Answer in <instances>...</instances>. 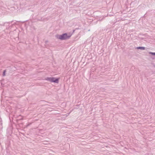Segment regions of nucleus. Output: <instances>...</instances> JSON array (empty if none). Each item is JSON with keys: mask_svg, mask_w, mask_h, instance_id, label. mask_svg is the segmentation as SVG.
I'll list each match as a JSON object with an SVG mask.
<instances>
[{"mask_svg": "<svg viewBox=\"0 0 155 155\" xmlns=\"http://www.w3.org/2000/svg\"><path fill=\"white\" fill-rule=\"evenodd\" d=\"M75 30H73V31L70 32L68 33H65L61 35L57 34L55 35V38L57 39H68L72 35Z\"/></svg>", "mask_w": 155, "mask_h": 155, "instance_id": "f257e3e1", "label": "nucleus"}, {"mask_svg": "<svg viewBox=\"0 0 155 155\" xmlns=\"http://www.w3.org/2000/svg\"><path fill=\"white\" fill-rule=\"evenodd\" d=\"M45 80L50 81L51 82L56 83H58L59 82L58 78H56L53 77H47L45 78Z\"/></svg>", "mask_w": 155, "mask_h": 155, "instance_id": "f03ea898", "label": "nucleus"}, {"mask_svg": "<svg viewBox=\"0 0 155 155\" xmlns=\"http://www.w3.org/2000/svg\"><path fill=\"white\" fill-rule=\"evenodd\" d=\"M136 48L137 49H140L141 50H144L145 49V47H138Z\"/></svg>", "mask_w": 155, "mask_h": 155, "instance_id": "7ed1b4c3", "label": "nucleus"}, {"mask_svg": "<svg viewBox=\"0 0 155 155\" xmlns=\"http://www.w3.org/2000/svg\"><path fill=\"white\" fill-rule=\"evenodd\" d=\"M149 54H151L155 56V52H149Z\"/></svg>", "mask_w": 155, "mask_h": 155, "instance_id": "20e7f679", "label": "nucleus"}, {"mask_svg": "<svg viewBox=\"0 0 155 155\" xmlns=\"http://www.w3.org/2000/svg\"><path fill=\"white\" fill-rule=\"evenodd\" d=\"M6 70H5L3 71L2 75L3 76H5V72H6Z\"/></svg>", "mask_w": 155, "mask_h": 155, "instance_id": "39448f33", "label": "nucleus"}]
</instances>
